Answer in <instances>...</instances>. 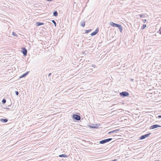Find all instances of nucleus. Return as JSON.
I'll list each match as a JSON object with an SVG mask.
<instances>
[{
    "instance_id": "1",
    "label": "nucleus",
    "mask_w": 161,
    "mask_h": 161,
    "mask_svg": "<svg viewBox=\"0 0 161 161\" xmlns=\"http://www.w3.org/2000/svg\"><path fill=\"white\" fill-rule=\"evenodd\" d=\"M144 81V82L142 84V88L143 90H146L147 91H150L151 89L149 87L151 86V85H150V83L148 84V82H147L146 81Z\"/></svg>"
},
{
    "instance_id": "2",
    "label": "nucleus",
    "mask_w": 161,
    "mask_h": 161,
    "mask_svg": "<svg viewBox=\"0 0 161 161\" xmlns=\"http://www.w3.org/2000/svg\"><path fill=\"white\" fill-rule=\"evenodd\" d=\"M119 95L120 96L122 97H128L129 96V93L126 92H122L119 93Z\"/></svg>"
},
{
    "instance_id": "3",
    "label": "nucleus",
    "mask_w": 161,
    "mask_h": 161,
    "mask_svg": "<svg viewBox=\"0 0 161 161\" xmlns=\"http://www.w3.org/2000/svg\"><path fill=\"white\" fill-rule=\"evenodd\" d=\"M72 118L74 119L77 121H79L80 119V117L79 115L77 114H74L72 116Z\"/></svg>"
},
{
    "instance_id": "4",
    "label": "nucleus",
    "mask_w": 161,
    "mask_h": 161,
    "mask_svg": "<svg viewBox=\"0 0 161 161\" xmlns=\"http://www.w3.org/2000/svg\"><path fill=\"white\" fill-rule=\"evenodd\" d=\"M22 52L23 53L24 56H26L27 54V49L25 47H23L22 48Z\"/></svg>"
},
{
    "instance_id": "5",
    "label": "nucleus",
    "mask_w": 161,
    "mask_h": 161,
    "mask_svg": "<svg viewBox=\"0 0 161 161\" xmlns=\"http://www.w3.org/2000/svg\"><path fill=\"white\" fill-rule=\"evenodd\" d=\"M145 119L146 120V121L145 122V125L144 126V127L146 128V129L147 128V125H148L151 122V121L150 120H147V118H145Z\"/></svg>"
},
{
    "instance_id": "6",
    "label": "nucleus",
    "mask_w": 161,
    "mask_h": 161,
    "mask_svg": "<svg viewBox=\"0 0 161 161\" xmlns=\"http://www.w3.org/2000/svg\"><path fill=\"white\" fill-rule=\"evenodd\" d=\"M160 127H161V126L159 125H158L157 124H155L152 126H150L149 129H153Z\"/></svg>"
},
{
    "instance_id": "7",
    "label": "nucleus",
    "mask_w": 161,
    "mask_h": 161,
    "mask_svg": "<svg viewBox=\"0 0 161 161\" xmlns=\"http://www.w3.org/2000/svg\"><path fill=\"white\" fill-rule=\"evenodd\" d=\"M99 31V29L98 28H97L95 31L92 32V33H91L90 34V35L91 36H94L96 34H97V33Z\"/></svg>"
},
{
    "instance_id": "8",
    "label": "nucleus",
    "mask_w": 161,
    "mask_h": 161,
    "mask_svg": "<svg viewBox=\"0 0 161 161\" xmlns=\"http://www.w3.org/2000/svg\"><path fill=\"white\" fill-rule=\"evenodd\" d=\"M151 134V133H150L148 134L142 135V140L145 139L146 138L148 137Z\"/></svg>"
},
{
    "instance_id": "9",
    "label": "nucleus",
    "mask_w": 161,
    "mask_h": 161,
    "mask_svg": "<svg viewBox=\"0 0 161 161\" xmlns=\"http://www.w3.org/2000/svg\"><path fill=\"white\" fill-rule=\"evenodd\" d=\"M89 127L92 128H98V126L97 125V124H96L95 125L94 124H92V125H89Z\"/></svg>"
},
{
    "instance_id": "10",
    "label": "nucleus",
    "mask_w": 161,
    "mask_h": 161,
    "mask_svg": "<svg viewBox=\"0 0 161 161\" xmlns=\"http://www.w3.org/2000/svg\"><path fill=\"white\" fill-rule=\"evenodd\" d=\"M29 71H27L25 73H24L21 76H20L19 77L20 78H22L26 76L29 73Z\"/></svg>"
},
{
    "instance_id": "11",
    "label": "nucleus",
    "mask_w": 161,
    "mask_h": 161,
    "mask_svg": "<svg viewBox=\"0 0 161 161\" xmlns=\"http://www.w3.org/2000/svg\"><path fill=\"white\" fill-rule=\"evenodd\" d=\"M8 120L7 119H3L2 118L0 119V121L3 123H6Z\"/></svg>"
},
{
    "instance_id": "12",
    "label": "nucleus",
    "mask_w": 161,
    "mask_h": 161,
    "mask_svg": "<svg viewBox=\"0 0 161 161\" xmlns=\"http://www.w3.org/2000/svg\"><path fill=\"white\" fill-rule=\"evenodd\" d=\"M119 129H115V130H113V131L109 132H108V134H110L111 133H114L115 132H117L119 131Z\"/></svg>"
},
{
    "instance_id": "13",
    "label": "nucleus",
    "mask_w": 161,
    "mask_h": 161,
    "mask_svg": "<svg viewBox=\"0 0 161 161\" xmlns=\"http://www.w3.org/2000/svg\"><path fill=\"white\" fill-rule=\"evenodd\" d=\"M92 69H88V68H87L86 69V70H85L86 71V73H90L93 70H92Z\"/></svg>"
},
{
    "instance_id": "14",
    "label": "nucleus",
    "mask_w": 161,
    "mask_h": 161,
    "mask_svg": "<svg viewBox=\"0 0 161 161\" xmlns=\"http://www.w3.org/2000/svg\"><path fill=\"white\" fill-rule=\"evenodd\" d=\"M119 26H118V28H119V31L120 32H121L123 31V28H122V26L120 25H118Z\"/></svg>"
},
{
    "instance_id": "15",
    "label": "nucleus",
    "mask_w": 161,
    "mask_h": 161,
    "mask_svg": "<svg viewBox=\"0 0 161 161\" xmlns=\"http://www.w3.org/2000/svg\"><path fill=\"white\" fill-rule=\"evenodd\" d=\"M44 23L41 22H37L36 23V25L37 26H39L44 25Z\"/></svg>"
},
{
    "instance_id": "16",
    "label": "nucleus",
    "mask_w": 161,
    "mask_h": 161,
    "mask_svg": "<svg viewBox=\"0 0 161 161\" xmlns=\"http://www.w3.org/2000/svg\"><path fill=\"white\" fill-rule=\"evenodd\" d=\"M147 17H148V16L146 14H142V18L144 19L145 18H147Z\"/></svg>"
},
{
    "instance_id": "17",
    "label": "nucleus",
    "mask_w": 161,
    "mask_h": 161,
    "mask_svg": "<svg viewBox=\"0 0 161 161\" xmlns=\"http://www.w3.org/2000/svg\"><path fill=\"white\" fill-rule=\"evenodd\" d=\"M80 25L83 27H84L85 25V21H82L80 22Z\"/></svg>"
},
{
    "instance_id": "18",
    "label": "nucleus",
    "mask_w": 161,
    "mask_h": 161,
    "mask_svg": "<svg viewBox=\"0 0 161 161\" xmlns=\"http://www.w3.org/2000/svg\"><path fill=\"white\" fill-rule=\"evenodd\" d=\"M59 157H60L67 158L68 157V156L65 154H62L59 155Z\"/></svg>"
},
{
    "instance_id": "19",
    "label": "nucleus",
    "mask_w": 161,
    "mask_h": 161,
    "mask_svg": "<svg viewBox=\"0 0 161 161\" xmlns=\"http://www.w3.org/2000/svg\"><path fill=\"white\" fill-rule=\"evenodd\" d=\"M58 15V13L57 11H55L53 12V15L54 16H57Z\"/></svg>"
},
{
    "instance_id": "20",
    "label": "nucleus",
    "mask_w": 161,
    "mask_h": 161,
    "mask_svg": "<svg viewBox=\"0 0 161 161\" xmlns=\"http://www.w3.org/2000/svg\"><path fill=\"white\" fill-rule=\"evenodd\" d=\"M99 143L101 144H103L106 143L105 140H103L99 142Z\"/></svg>"
},
{
    "instance_id": "21",
    "label": "nucleus",
    "mask_w": 161,
    "mask_h": 161,
    "mask_svg": "<svg viewBox=\"0 0 161 161\" xmlns=\"http://www.w3.org/2000/svg\"><path fill=\"white\" fill-rule=\"evenodd\" d=\"M112 138H110L105 139L106 143L112 140Z\"/></svg>"
},
{
    "instance_id": "22",
    "label": "nucleus",
    "mask_w": 161,
    "mask_h": 161,
    "mask_svg": "<svg viewBox=\"0 0 161 161\" xmlns=\"http://www.w3.org/2000/svg\"><path fill=\"white\" fill-rule=\"evenodd\" d=\"M115 24L113 22H111L110 23V25L114 27Z\"/></svg>"
},
{
    "instance_id": "23",
    "label": "nucleus",
    "mask_w": 161,
    "mask_h": 161,
    "mask_svg": "<svg viewBox=\"0 0 161 161\" xmlns=\"http://www.w3.org/2000/svg\"><path fill=\"white\" fill-rule=\"evenodd\" d=\"M147 26V25L146 24H143L142 26V30H143Z\"/></svg>"
},
{
    "instance_id": "24",
    "label": "nucleus",
    "mask_w": 161,
    "mask_h": 161,
    "mask_svg": "<svg viewBox=\"0 0 161 161\" xmlns=\"http://www.w3.org/2000/svg\"><path fill=\"white\" fill-rule=\"evenodd\" d=\"M92 31V29H89V30H86L85 31H86L85 33H88L90 32H91Z\"/></svg>"
},
{
    "instance_id": "25",
    "label": "nucleus",
    "mask_w": 161,
    "mask_h": 161,
    "mask_svg": "<svg viewBox=\"0 0 161 161\" xmlns=\"http://www.w3.org/2000/svg\"><path fill=\"white\" fill-rule=\"evenodd\" d=\"M51 21L54 24L55 26H56V25H57V24H56V22L54 20H51Z\"/></svg>"
},
{
    "instance_id": "26",
    "label": "nucleus",
    "mask_w": 161,
    "mask_h": 161,
    "mask_svg": "<svg viewBox=\"0 0 161 161\" xmlns=\"http://www.w3.org/2000/svg\"><path fill=\"white\" fill-rule=\"evenodd\" d=\"M142 20L143 22V23H145L147 21V19H145V18L144 19H142Z\"/></svg>"
},
{
    "instance_id": "27",
    "label": "nucleus",
    "mask_w": 161,
    "mask_h": 161,
    "mask_svg": "<svg viewBox=\"0 0 161 161\" xmlns=\"http://www.w3.org/2000/svg\"><path fill=\"white\" fill-rule=\"evenodd\" d=\"M12 35L15 36H17L18 35L16 33L14 32H12Z\"/></svg>"
},
{
    "instance_id": "28",
    "label": "nucleus",
    "mask_w": 161,
    "mask_h": 161,
    "mask_svg": "<svg viewBox=\"0 0 161 161\" xmlns=\"http://www.w3.org/2000/svg\"><path fill=\"white\" fill-rule=\"evenodd\" d=\"M6 100L4 99H3L2 101V103L3 104H4L5 103H6Z\"/></svg>"
},
{
    "instance_id": "29",
    "label": "nucleus",
    "mask_w": 161,
    "mask_h": 161,
    "mask_svg": "<svg viewBox=\"0 0 161 161\" xmlns=\"http://www.w3.org/2000/svg\"><path fill=\"white\" fill-rule=\"evenodd\" d=\"M4 108L7 109V110H11V109H12V108Z\"/></svg>"
},
{
    "instance_id": "30",
    "label": "nucleus",
    "mask_w": 161,
    "mask_h": 161,
    "mask_svg": "<svg viewBox=\"0 0 161 161\" xmlns=\"http://www.w3.org/2000/svg\"><path fill=\"white\" fill-rule=\"evenodd\" d=\"M158 32L160 34H161V27H160V28L159 29V31H158Z\"/></svg>"
},
{
    "instance_id": "31",
    "label": "nucleus",
    "mask_w": 161,
    "mask_h": 161,
    "mask_svg": "<svg viewBox=\"0 0 161 161\" xmlns=\"http://www.w3.org/2000/svg\"><path fill=\"white\" fill-rule=\"evenodd\" d=\"M15 93L16 95L18 96L19 95V92L18 91H15Z\"/></svg>"
},
{
    "instance_id": "32",
    "label": "nucleus",
    "mask_w": 161,
    "mask_h": 161,
    "mask_svg": "<svg viewBox=\"0 0 161 161\" xmlns=\"http://www.w3.org/2000/svg\"><path fill=\"white\" fill-rule=\"evenodd\" d=\"M119 24H115L114 27H117Z\"/></svg>"
},
{
    "instance_id": "33",
    "label": "nucleus",
    "mask_w": 161,
    "mask_h": 161,
    "mask_svg": "<svg viewBox=\"0 0 161 161\" xmlns=\"http://www.w3.org/2000/svg\"><path fill=\"white\" fill-rule=\"evenodd\" d=\"M158 118H161V115H158Z\"/></svg>"
},
{
    "instance_id": "34",
    "label": "nucleus",
    "mask_w": 161,
    "mask_h": 161,
    "mask_svg": "<svg viewBox=\"0 0 161 161\" xmlns=\"http://www.w3.org/2000/svg\"><path fill=\"white\" fill-rule=\"evenodd\" d=\"M92 67H95L96 66H95V64H93L92 65Z\"/></svg>"
},
{
    "instance_id": "35",
    "label": "nucleus",
    "mask_w": 161,
    "mask_h": 161,
    "mask_svg": "<svg viewBox=\"0 0 161 161\" xmlns=\"http://www.w3.org/2000/svg\"><path fill=\"white\" fill-rule=\"evenodd\" d=\"M52 74L51 73H49L48 75V77H49Z\"/></svg>"
},
{
    "instance_id": "36",
    "label": "nucleus",
    "mask_w": 161,
    "mask_h": 161,
    "mask_svg": "<svg viewBox=\"0 0 161 161\" xmlns=\"http://www.w3.org/2000/svg\"><path fill=\"white\" fill-rule=\"evenodd\" d=\"M117 159H114L113 160H112V161H117Z\"/></svg>"
},
{
    "instance_id": "37",
    "label": "nucleus",
    "mask_w": 161,
    "mask_h": 161,
    "mask_svg": "<svg viewBox=\"0 0 161 161\" xmlns=\"http://www.w3.org/2000/svg\"><path fill=\"white\" fill-rule=\"evenodd\" d=\"M109 77H108V78H107V80H109Z\"/></svg>"
},
{
    "instance_id": "38",
    "label": "nucleus",
    "mask_w": 161,
    "mask_h": 161,
    "mask_svg": "<svg viewBox=\"0 0 161 161\" xmlns=\"http://www.w3.org/2000/svg\"><path fill=\"white\" fill-rule=\"evenodd\" d=\"M141 136H140V137H139V139H140V140H141Z\"/></svg>"
},
{
    "instance_id": "39",
    "label": "nucleus",
    "mask_w": 161,
    "mask_h": 161,
    "mask_svg": "<svg viewBox=\"0 0 161 161\" xmlns=\"http://www.w3.org/2000/svg\"><path fill=\"white\" fill-rule=\"evenodd\" d=\"M141 122H142V123L143 122V124H144V120H143V121H141Z\"/></svg>"
},
{
    "instance_id": "40",
    "label": "nucleus",
    "mask_w": 161,
    "mask_h": 161,
    "mask_svg": "<svg viewBox=\"0 0 161 161\" xmlns=\"http://www.w3.org/2000/svg\"><path fill=\"white\" fill-rule=\"evenodd\" d=\"M143 93V92H142V93ZM142 95H144L143 94H142Z\"/></svg>"
},
{
    "instance_id": "41",
    "label": "nucleus",
    "mask_w": 161,
    "mask_h": 161,
    "mask_svg": "<svg viewBox=\"0 0 161 161\" xmlns=\"http://www.w3.org/2000/svg\"><path fill=\"white\" fill-rule=\"evenodd\" d=\"M154 161H159V160H155Z\"/></svg>"
},
{
    "instance_id": "42",
    "label": "nucleus",
    "mask_w": 161,
    "mask_h": 161,
    "mask_svg": "<svg viewBox=\"0 0 161 161\" xmlns=\"http://www.w3.org/2000/svg\"><path fill=\"white\" fill-rule=\"evenodd\" d=\"M10 106H11V105H9L8 106V107H10Z\"/></svg>"
},
{
    "instance_id": "43",
    "label": "nucleus",
    "mask_w": 161,
    "mask_h": 161,
    "mask_svg": "<svg viewBox=\"0 0 161 161\" xmlns=\"http://www.w3.org/2000/svg\"><path fill=\"white\" fill-rule=\"evenodd\" d=\"M131 80L133 81V79H131Z\"/></svg>"
},
{
    "instance_id": "44",
    "label": "nucleus",
    "mask_w": 161,
    "mask_h": 161,
    "mask_svg": "<svg viewBox=\"0 0 161 161\" xmlns=\"http://www.w3.org/2000/svg\"><path fill=\"white\" fill-rule=\"evenodd\" d=\"M139 15L140 16V17H141V14H140Z\"/></svg>"
},
{
    "instance_id": "45",
    "label": "nucleus",
    "mask_w": 161,
    "mask_h": 161,
    "mask_svg": "<svg viewBox=\"0 0 161 161\" xmlns=\"http://www.w3.org/2000/svg\"><path fill=\"white\" fill-rule=\"evenodd\" d=\"M146 93H147V94H148V93H149L148 92H146Z\"/></svg>"
},
{
    "instance_id": "46",
    "label": "nucleus",
    "mask_w": 161,
    "mask_h": 161,
    "mask_svg": "<svg viewBox=\"0 0 161 161\" xmlns=\"http://www.w3.org/2000/svg\"><path fill=\"white\" fill-rule=\"evenodd\" d=\"M144 79L146 80V79H144ZM146 80H147V79H146Z\"/></svg>"
},
{
    "instance_id": "47",
    "label": "nucleus",
    "mask_w": 161,
    "mask_h": 161,
    "mask_svg": "<svg viewBox=\"0 0 161 161\" xmlns=\"http://www.w3.org/2000/svg\"><path fill=\"white\" fill-rule=\"evenodd\" d=\"M147 94H146V96H147Z\"/></svg>"
}]
</instances>
